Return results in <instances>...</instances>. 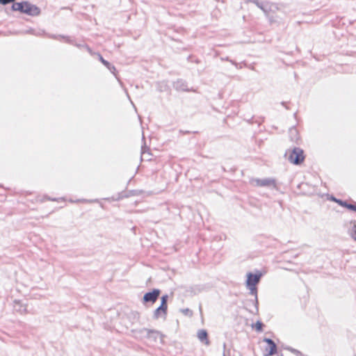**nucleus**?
<instances>
[{"label":"nucleus","mask_w":356,"mask_h":356,"mask_svg":"<svg viewBox=\"0 0 356 356\" xmlns=\"http://www.w3.org/2000/svg\"><path fill=\"white\" fill-rule=\"evenodd\" d=\"M12 9L15 11H19L31 16H37L40 14V10L36 6L28 1L14 3Z\"/></svg>","instance_id":"1"},{"label":"nucleus","mask_w":356,"mask_h":356,"mask_svg":"<svg viewBox=\"0 0 356 356\" xmlns=\"http://www.w3.org/2000/svg\"><path fill=\"white\" fill-rule=\"evenodd\" d=\"M288 160L294 164H299L304 160L303 151L300 148H294L289 152Z\"/></svg>","instance_id":"2"},{"label":"nucleus","mask_w":356,"mask_h":356,"mask_svg":"<svg viewBox=\"0 0 356 356\" xmlns=\"http://www.w3.org/2000/svg\"><path fill=\"white\" fill-rule=\"evenodd\" d=\"M140 332L143 336L148 339H151L154 341H156L158 339H160V340L162 341L163 336L157 330L143 328Z\"/></svg>","instance_id":"3"},{"label":"nucleus","mask_w":356,"mask_h":356,"mask_svg":"<svg viewBox=\"0 0 356 356\" xmlns=\"http://www.w3.org/2000/svg\"><path fill=\"white\" fill-rule=\"evenodd\" d=\"M161 293V291L159 289H155L151 292L146 293L143 296V301L145 302H155L159 295Z\"/></svg>","instance_id":"4"},{"label":"nucleus","mask_w":356,"mask_h":356,"mask_svg":"<svg viewBox=\"0 0 356 356\" xmlns=\"http://www.w3.org/2000/svg\"><path fill=\"white\" fill-rule=\"evenodd\" d=\"M252 184L257 186H269L275 185V180L270 178L266 179H254L252 180Z\"/></svg>","instance_id":"5"},{"label":"nucleus","mask_w":356,"mask_h":356,"mask_svg":"<svg viewBox=\"0 0 356 356\" xmlns=\"http://www.w3.org/2000/svg\"><path fill=\"white\" fill-rule=\"evenodd\" d=\"M248 279L246 281L247 286H256L257 284L259 283L260 278L261 277V274H252L249 273L248 275Z\"/></svg>","instance_id":"6"},{"label":"nucleus","mask_w":356,"mask_h":356,"mask_svg":"<svg viewBox=\"0 0 356 356\" xmlns=\"http://www.w3.org/2000/svg\"><path fill=\"white\" fill-rule=\"evenodd\" d=\"M277 352V346L275 343L271 345H267L264 348L265 356L273 355Z\"/></svg>","instance_id":"7"},{"label":"nucleus","mask_w":356,"mask_h":356,"mask_svg":"<svg viewBox=\"0 0 356 356\" xmlns=\"http://www.w3.org/2000/svg\"><path fill=\"white\" fill-rule=\"evenodd\" d=\"M167 314V312L163 309V308H161L159 307L157 309H156L154 312L153 317L155 319H158L161 316H165Z\"/></svg>","instance_id":"8"},{"label":"nucleus","mask_w":356,"mask_h":356,"mask_svg":"<svg viewBox=\"0 0 356 356\" xmlns=\"http://www.w3.org/2000/svg\"><path fill=\"white\" fill-rule=\"evenodd\" d=\"M197 337L201 341L207 339V332L204 330H200L197 332Z\"/></svg>","instance_id":"9"},{"label":"nucleus","mask_w":356,"mask_h":356,"mask_svg":"<svg viewBox=\"0 0 356 356\" xmlns=\"http://www.w3.org/2000/svg\"><path fill=\"white\" fill-rule=\"evenodd\" d=\"M289 133L292 140H296L298 139V131L296 128H291Z\"/></svg>","instance_id":"10"},{"label":"nucleus","mask_w":356,"mask_h":356,"mask_svg":"<svg viewBox=\"0 0 356 356\" xmlns=\"http://www.w3.org/2000/svg\"><path fill=\"white\" fill-rule=\"evenodd\" d=\"M350 236L356 241V224H354L349 229Z\"/></svg>","instance_id":"11"},{"label":"nucleus","mask_w":356,"mask_h":356,"mask_svg":"<svg viewBox=\"0 0 356 356\" xmlns=\"http://www.w3.org/2000/svg\"><path fill=\"white\" fill-rule=\"evenodd\" d=\"M262 327H263V324L260 321H257L254 325V327H255L256 330L258 332L262 331Z\"/></svg>","instance_id":"12"},{"label":"nucleus","mask_w":356,"mask_h":356,"mask_svg":"<svg viewBox=\"0 0 356 356\" xmlns=\"http://www.w3.org/2000/svg\"><path fill=\"white\" fill-rule=\"evenodd\" d=\"M248 288L250 289V293L252 296H255V298H257V288L256 286H248Z\"/></svg>","instance_id":"13"},{"label":"nucleus","mask_w":356,"mask_h":356,"mask_svg":"<svg viewBox=\"0 0 356 356\" xmlns=\"http://www.w3.org/2000/svg\"><path fill=\"white\" fill-rule=\"evenodd\" d=\"M333 200L337 202L339 205L342 206V207H346L347 208V205H348V203H347L346 202H343L342 200H337L335 198H333Z\"/></svg>","instance_id":"14"},{"label":"nucleus","mask_w":356,"mask_h":356,"mask_svg":"<svg viewBox=\"0 0 356 356\" xmlns=\"http://www.w3.org/2000/svg\"><path fill=\"white\" fill-rule=\"evenodd\" d=\"M99 60H100V61H101V62H102V63H103V64H104L106 67H109V66H110V63H109L107 60H104V59L103 58V57H102L101 55H99Z\"/></svg>","instance_id":"15"},{"label":"nucleus","mask_w":356,"mask_h":356,"mask_svg":"<svg viewBox=\"0 0 356 356\" xmlns=\"http://www.w3.org/2000/svg\"><path fill=\"white\" fill-rule=\"evenodd\" d=\"M15 0H0V3L3 4V5H6L8 3H15Z\"/></svg>","instance_id":"16"},{"label":"nucleus","mask_w":356,"mask_h":356,"mask_svg":"<svg viewBox=\"0 0 356 356\" xmlns=\"http://www.w3.org/2000/svg\"><path fill=\"white\" fill-rule=\"evenodd\" d=\"M263 341L266 342L267 345H271L275 343V342L272 339L268 338H264Z\"/></svg>","instance_id":"17"},{"label":"nucleus","mask_w":356,"mask_h":356,"mask_svg":"<svg viewBox=\"0 0 356 356\" xmlns=\"http://www.w3.org/2000/svg\"><path fill=\"white\" fill-rule=\"evenodd\" d=\"M347 208L348 209L356 211V204H348V205H347Z\"/></svg>","instance_id":"18"},{"label":"nucleus","mask_w":356,"mask_h":356,"mask_svg":"<svg viewBox=\"0 0 356 356\" xmlns=\"http://www.w3.org/2000/svg\"><path fill=\"white\" fill-rule=\"evenodd\" d=\"M168 299V295H163L161 297V302H166L167 303Z\"/></svg>","instance_id":"19"},{"label":"nucleus","mask_w":356,"mask_h":356,"mask_svg":"<svg viewBox=\"0 0 356 356\" xmlns=\"http://www.w3.org/2000/svg\"><path fill=\"white\" fill-rule=\"evenodd\" d=\"M159 307H161V308H163V309H165L167 312L168 305H167L166 302H161V305Z\"/></svg>","instance_id":"20"},{"label":"nucleus","mask_w":356,"mask_h":356,"mask_svg":"<svg viewBox=\"0 0 356 356\" xmlns=\"http://www.w3.org/2000/svg\"><path fill=\"white\" fill-rule=\"evenodd\" d=\"M112 73H115V67L110 64L109 67H107Z\"/></svg>","instance_id":"21"},{"label":"nucleus","mask_w":356,"mask_h":356,"mask_svg":"<svg viewBox=\"0 0 356 356\" xmlns=\"http://www.w3.org/2000/svg\"><path fill=\"white\" fill-rule=\"evenodd\" d=\"M112 73H115V67L110 64L109 67H107Z\"/></svg>","instance_id":"22"},{"label":"nucleus","mask_w":356,"mask_h":356,"mask_svg":"<svg viewBox=\"0 0 356 356\" xmlns=\"http://www.w3.org/2000/svg\"><path fill=\"white\" fill-rule=\"evenodd\" d=\"M257 6H258L259 8H260L261 9H263V7L261 6V4L259 2L258 0H256V3H254Z\"/></svg>","instance_id":"23"},{"label":"nucleus","mask_w":356,"mask_h":356,"mask_svg":"<svg viewBox=\"0 0 356 356\" xmlns=\"http://www.w3.org/2000/svg\"><path fill=\"white\" fill-rule=\"evenodd\" d=\"M292 353H293L296 356L299 355V351L294 350V349H289Z\"/></svg>","instance_id":"24"},{"label":"nucleus","mask_w":356,"mask_h":356,"mask_svg":"<svg viewBox=\"0 0 356 356\" xmlns=\"http://www.w3.org/2000/svg\"><path fill=\"white\" fill-rule=\"evenodd\" d=\"M245 2L247 3H249V2H252V3H256V0H245Z\"/></svg>","instance_id":"25"},{"label":"nucleus","mask_w":356,"mask_h":356,"mask_svg":"<svg viewBox=\"0 0 356 356\" xmlns=\"http://www.w3.org/2000/svg\"><path fill=\"white\" fill-rule=\"evenodd\" d=\"M77 202H87L86 200H78Z\"/></svg>","instance_id":"26"},{"label":"nucleus","mask_w":356,"mask_h":356,"mask_svg":"<svg viewBox=\"0 0 356 356\" xmlns=\"http://www.w3.org/2000/svg\"><path fill=\"white\" fill-rule=\"evenodd\" d=\"M15 304H19V302H18V301H15Z\"/></svg>","instance_id":"27"}]
</instances>
